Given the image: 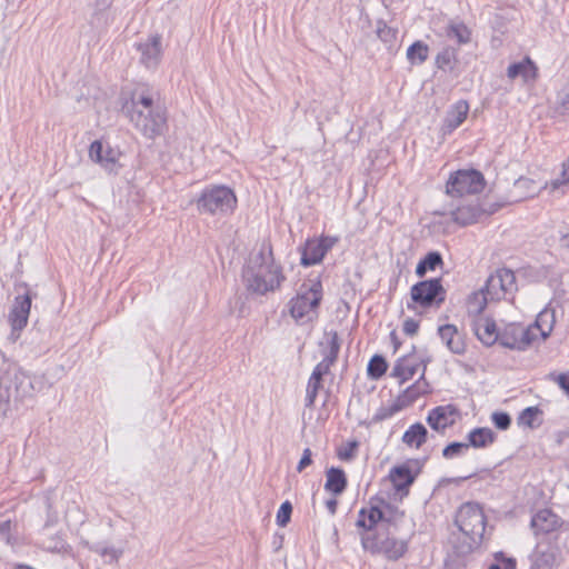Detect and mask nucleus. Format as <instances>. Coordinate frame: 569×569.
Instances as JSON below:
<instances>
[{"label":"nucleus","instance_id":"nucleus-34","mask_svg":"<svg viewBox=\"0 0 569 569\" xmlns=\"http://www.w3.org/2000/svg\"><path fill=\"white\" fill-rule=\"evenodd\" d=\"M429 57V46L421 40L415 41L407 49V59L410 64H422L428 60Z\"/></svg>","mask_w":569,"mask_h":569},{"label":"nucleus","instance_id":"nucleus-6","mask_svg":"<svg viewBox=\"0 0 569 569\" xmlns=\"http://www.w3.org/2000/svg\"><path fill=\"white\" fill-rule=\"evenodd\" d=\"M447 290L442 286L441 278H432L421 280L415 283L410 289V298L412 303H408L407 308L413 310L416 305L428 308H440L446 301Z\"/></svg>","mask_w":569,"mask_h":569},{"label":"nucleus","instance_id":"nucleus-32","mask_svg":"<svg viewBox=\"0 0 569 569\" xmlns=\"http://www.w3.org/2000/svg\"><path fill=\"white\" fill-rule=\"evenodd\" d=\"M542 416L543 412L539 407H527L519 413L517 422L519 426L537 429L543 422Z\"/></svg>","mask_w":569,"mask_h":569},{"label":"nucleus","instance_id":"nucleus-19","mask_svg":"<svg viewBox=\"0 0 569 569\" xmlns=\"http://www.w3.org/2000/svg\"><path fill=\"white\" fill-rule=\"evenodd\" d=\"M469 113V104L466 100H459L453 103L443 120V124L441 127V131L443 134L452 133L457 128H459L463 121L467 119Z\"/></svg>","mask_w":569,"mask_h":569},{"label":"nucleus","instance_id":"nucleus-35","mask_svg":"<svg viewBox=\"0 0 569 569\" xmlns=\"http://www.w3.org/2000/svg\"><path fill=\"white\" fill-rule=\"evenodd\" d=\"M489 300L490 298L483 288L479 291L472 292L467 300L468 313L472 316L481 315Z\"/></svg>","mask_w":569,"mask_h":569},{"label":"nucleus","instance_id":"nucleus-30","mask_svg":"<svg viewBox=\"0 0 569 569\" xmlns=\"http://www.w3.org/2000/svg\"><path fill=\"white\" fill-rule=\"evenodd\" d=\"M377 37L386 46L389 52H396L398 50L397 36L398 29L388 26L383 20L377 21L376 27Z\"/></svg>","mask_w":569,"mask_h":569},{"label":"nucleus","instance_id":"nucleus-43","mask_svg":"<svg viewBox=\"0 0 569 569\" xmlns=\"http://www.w3.org/2000/svg\"><path fill=\"white\" fill-rule=\"evenodd\" d=\"M468 442H451L447 445L442 450V456L446 459H453L456 457L465 455V452L469 449Z\"/></svg>","mask_w":569,"mask_h":569},{"label":"nucleus","instance_id":"nucleus-4","mask_svg":"<svg viewBox=\"0 0 569 569\" xmlns=\"http://www.w3.org/2000/svg\"><path fill=\"white\" fill-rule=\"evenodd\" d=\"M323 297L322 283L319 277L309 278L297 295L290 299L289 312L297 321H312L318 316V308Z\"/></svg>","mask_w":569,"mask_h":569},{"label":"nucleus","instance_id":"nucleus-29","mask_svg":"<svg viewBox=\"0 0 569 569\" xmlns=\"http://www.w3.org/2000/svg\"><path fill=\"white\" fill-rule=\"evenodd\" d=\"M497 435L490 428H475L468 436V445L473 448H487L496 441Z\"/></svg>","mask_w":569,"mask_h":569},{"label":"nucleus","instance_id":"nucleus-41","mask_svg":"<svg viewBox=\"0 0 569 569\" xmlns=\"http://www.w3.org/2000/svg\"><path fill=\"white\" fill-rule=\"evenodd\" d=\"M449 39L456 40L458 44H465L470 41V31L465 24H452L447 30Z\"/></svg>","mask_w":569,"mask_h":569},{"label":"nucleus","instance_id":"nucleus-28","mask_svg":"<svg viewBox=\"0 0 569 569\" xmlns=\"http://www.w3.org/2000/svg\"><path fill=\"white\" fill-rule=\"evenodd\" d=\"M425 373L426 367L423 366L420 378L398 396L401 400L407 401V407L415 402L419 397L429 392V383L425 379Z\"/></svg>","mask_w":569,"mask_h":569},{"label":"nucleus","instance_id":"nucleus-46","mask_svg":"<svg viewBox=\"0 0 569 569\" xmlns=\"http://www.w3.org/2000/svg\"><path fill=\"white\" fill-rule=\"evenodd\" d=\"M495 427L499 430H507L511 426V417L505 411H496L491 415Z\"/></svg>","mask_w":569,"mask_h":569},{"label":"nucleus","instance_id":"nucleus-18","mask_svg":"<svg viewBox=\"0 0 569 569\" xmlns=\"http://www.w3.org/2000/svg\"><path fill=\"white\" fill-rule=\"evenodd\" d=\"M388 478L391 481L396 493L402 498L408 496L409 488L415 482L416 475L408 465H400L391 468Z\"/></svg>","mask_w":569,"mask_h":569},{"label":"nucleus","instance_id":"nucleus-51","mask_svg":"<svg viewBox=\"0 0 569 569\" xmlns=\"http://www.w3.org/2000/svg\"><path fill=\"white\" fill-rule=\"evenodd\" d=\"M495 560L501 565V569H516V559L506 557L501 551L495 553Z\"/></svg>","mask_w":569,"mask_h":569},{"label":"nucleus","instance_id":"nucleus-39","mask_svg":"<svg viewBox=\"0 0 569 569\" xmlns=\"http://www.w3.org/2000/svg\"><path fill=\"white\" fill-rule=\"evenodd\" d=\"M387 369L386 359L380 355H375L368 363L367 372L370 378L379 379L386 373Z\"/></svg>","mask_w":569,"mask_h":569},{"label":"nucleus","instance_id":"nucleus-40","mask_svg":"<svg viewBox=\"0 0 569 569\" xmlns=\"http://www.w3.org/2000/svg\"><path fill=\"white\" fill-rule=\"evenodd\" d=\"M322 380L316 378V376H310L306 390L305 406L307 408H312L315 406V401L318 396V391L321 388Z\"/></svg>","mask_w":569,"mask_h":569},{"label":"nucleus","instance_id":"nucleus-23","mask_svg":"<svg viewBox=\"0 0 569 569\" xmlns=\"http://www.w3.org/2000/svg\"><path fill=\"white\" fill-rule=\"evenodd\" d=\"M556 325V310L551 307V303L547 305L537 316L532 327V332L539 331L541 340H546L550 337Z\"/></svg>","mask_w":569,"mask_h":569},{"label":"nucleus","instance_id":"nucleus-63","mask_svg":"<svg viewBox=\"0 0 569 569\" xmlns=\"http://www.w3.org/2000/svg\"><path fill=\"white\" fill-rule=\"evenodd\" d=\"M561 116H568L569 117V111H566V112H559Z\"/></svg>","mask_w":569,"mask_h":569},{"label":"nucleus","instance_id":"nucleus-3","mask_svg":"<svg viewBox=\"0 0 569 569\" xmlns=\"http://www.w3.org/2000/svg\"><path fill=\"white\" fill-rule=\"evenodd\" d=\"M466 541L458 547L459 555H467L479 547L486 531V516L477 502L463 503L455 520Z\"/></svg>","mask_w":569,"mask_h":569},{"label":"nucleus","instance_id":"nucleus-57","mask_svg":"<svg viewBox=\"0 0 569 569\" xmlns=\"http://www.w3.org/2000/svg\"><path fill=\"white\" fill-rule=\"evenodd\" d=\"M11 531V520H6L0 522V536L9 537Z\"/></svg>","mask_w":569,"mask_h":569},{"label":"nucleus","instance_id":"nucleus-53","mask_svg":"<svg viewBox=\"0 0 569 569\" xmlns=\"http://www.w3.org/2000/svg\"><path fill=\"white\" fill-rule=\"evenodd\" d=\"M312 463V451L309 448H306L302 452V457L297 466V471H303L308 466Z\"/></svg>","mask_w":569,"mask_h":569},{"label":"nucleus","instance_id":"nucleus-22","mask_svg":"<svg viewBox=\"0 0 569 569\" xmlns=\"http://www.w3.org/2000/svg\"><path fill=\"white\" fill-rule=\"evenodd\" d=\"M473 331L477 336V338L485 345V346H492L496 342H498L499 335L497 330V325L495 320L490 318H480L477 321H475L473 325Z\"/></svg>","mask_w":569,"mask_h":569},{"label":"nucleus","instance_id":"nucleus-5","mask_svg":"<svg viewBox=\"0 0 569 569\" xmlns=\"http://www.w3.org/2000/svg\"><path fill=\"white\" fill-rule=\"evenodd\" d=\"M234 191L223 184L207 186L196 200V207L200 214L227 217L237 208Z\"/></svg>","mask_w":569,"mask_h":569},{"label":"nucleus","instance_id":"nucleus-9","mask_svg":"<svg viewBox=\"0 0 569 569\" xmlns=\"http://www.w3.org/2000/svg\"><path fill=\"white\" fill-rule=\"evenodd\" d=\"M337 236H320L319 238H309L301 248L300 263L303 267H311L320 263L325 256L339 242Z\"/></svg>","mask_w":569,"mask_h":569},{"label":"nucleus","instance_id":"nucleus-8","mask_svg":"<svg viewBox=\"0 0 569 569\" xmlns=\"http://www.w3.org/2000/svg\"><path fill=\"white\" fill-rule=\"evenodd\" d=\"M483 289L490 300L499 301L507 296H513L518 290L515 272L509 268H499L490 274Z\"/></svg>","mask_w":569,"mask_h":569},{"label":"nucleus","instance_id":"nucleus-42","mask_svg":"<svg viewBox=\"0 0 569 569\" xmlns=\"http://www.w3.org/2000/svg\"><path fill=\"white\" fill-rule=\"evenodd\" d=\"M509 201L505 199L492 201L490 198H486L482 202H479V206L481 208V218L489 217L496 213L501 208L506 207Z\"/></svg>","mask_w":569,"mask_h":569},{"label":"nucleus","instance_id":"nucleus-56","mask_svg":"<svg viewBox=\"0 0 569 569\" xmlns=\"http://www.w3.org/2000/svg\"><path fill=\"white\" fill-rule=\"evenodd\" d=\"M559 387L569 396V373H560L557 377Z\"/></svg>","mask_w":569,"mask_h":569},{"label":"nucleus","instance_id":"nucleus-55","mask_svg":"<svg viewBox=\"0 0 569 569\" xmlns=\"http://www.w3.org/2000/svg\"><path fill=\"white\" fill-rule=\"evenodd\" d=\"M569 111V83L563 87L561 91V101L559 106V112Z\"/></svg>","mask_w":569,"mask_h":569},{"label":"nucleus","instance_id":"nucleus-47","mask_svg":"<svg viewBox=\"0 0 569 569\" xmlns=\"http://www.w3.org/2000/svg\"><path fill=\"white\" fill-rule=\"evenodd\" d=\"M358 446L359 443L356 440L348 442L337 451L338 458L345 461L353 459Z\"/></svg>","mask_w":569,"mask_h":569},{"label":"nucleus","instance_id":"nucleus-13","mask_svg":"<svg viewBox=\"0 0 569 569\" xmlns=\"http://www.w3.org/2000/svg\"><path fill=\"white\" fill-rule=\"evenodd\" d=\"M415 351L416 347L413 346L412 351L399 358L392 368L391 376L398 378L400 383H405L411 379L419 369H423V366L427 368V363L430 361L429 358L416 356Z\"/></svg>","mask_w":569,"mask_h":569},{"label":"nucleus","instance_id":"nucleus-16","mask_svg":"<svg viewBox=\"0 0 569 569\" xmlns=\"http://www.w3.org/2000/svg\"><path fill=\"white\" fill-rule=\"evenodd\" d=\"M140 52V62L148 69L157 68L162 56L161 37L159 34L151 36L146 41L136 44Z\"/></svg>","mask_w":569,"mask_h":569},{"label":"nucleus","instance_id":"nucleus-15","mask_svg":"<svg viewBox=\"0 0 569 569\" xmlns=\"http://www.w3.org/2000/svg\"><path fill=\"white\" fill-rule=\"evenodd\" d=\"M562 519L550 509H540L532 517L530 527L536 537L552 533L561 528Z\"/></svg>","mask_w":569,"mask_h":569},{"label":"nucleus","instance_id":"nucleus-10","mask_svg":"<svg viewBox=\"0 0 569 569\" xmlns=\"http://www.w3.org/2000/svg\"><path fill=\"white\" fill-rule=\"evenodd\" d=\"M361 543L365 550L371 553H381L389 560H398L408 550L406 540H398L396 538H386L380 540L377 536L365 535L361 537Z\"/></svg>","mask_w":569,"mask_h":569},{"label":"nucleus","instance_id":"nucleus-31","mask_svg":"<svg viewBox=\"0 0 569 569\" xmlns=\"http://www.w3.org/2000/svg\"><path fill=\"white\" fill-rule=\"evenodd\" d=\"M383 517V511L378 506L362 508L359 511L356 525L365 530H371Z\"/></svg>","mask_w":569,"mask_h":569},{"label":"nucleus","instance_id":"nucleus-59","mask_svg":"<svg viewBox=\"0 0 569 569\" xmlns=\"http://www.w3.org/2000/svg\"><path fill=\"white\" fill-rule=\"evenodd\" d=\"M326 507L331 515L337 512L338 501L336 499H329L326 501Z\"/></svg>","mask_w":569,"mask_h":569},{"label":"nucleus","instance_id":"nucleus-26","mask_svg":"<svg viewBox=\"0 0 569 569\" xmlns=\"http://www.w3.org/2000/svg\"><path fill=\"white\" fill-rule=\"evenodd\" d=\"M325 489L335 496H340L347 489L348 479L343 469L330 467L326 471Z\"/></svg>","mask_w":569,"mask_h":569},{"label":"nucleus","instance_id":"nucleus-17","mask_svg":"<svg viewBox=\"0 0 569 569\" xmlns=\"http://www.w3.org/2000/svg\"><path fill=\"white\" fill-rule=\"evenodd\" d=\"M458 409L453 405H445L432 408L427 416V423L437 432L443 433L455 423Z\"/></svg>","mask_w":569,"mask_h":569},{"label":"nucleus","instance_id":"nucleus-33","mask_svg":"<svg viewBox=\"0 0 569 569\" xmlns=\"http://www.w3.org/2000/svg\"><path fill=\"white\" fill-rule=\"evenodd\" d=\"M442 264L443 259L441 253L438 251H430L418 262L416 267V274L419 278H423L428 271H435Z\"/></svg>","mask_w":569,"mask_h":569},{"label":"nucleus","instance_id":"nucleus-24","mask_svg":"<svg viewBox=\"0 0 569 569\" xmlns=\"http://www.w3.org/2000/svg\"><path fill=\"white\" fill-rule=\"evenodd\" d=\"M507 76L511 80L522 77L525 82L535 81L538 77V68L529 57H526L522 61L511 63L507 69Z\"/></svg>","mask_w":569,"mask_h":569},{"label":"nucleus","instance_id":"nucleus-49","mask_svg":"<svg viewBox=\"0 0 569 569\" xmlns=\"http://www.w3.org/2000/svg\"><path fill=\"white\" fill-rule=\"evenodd\" d=\"M93 551L101 555L102 557H110V559L112 561H117L121 555V551H119L112 547L103 546L101 543H97L93 547Z\"/></svg>","mask_w":569,"mask_h":569},{"label":"nucleus","instance_id":"nucleus-58","mask_svg":"<svg viewBox=\"0 0 569 569\" xmlns=\"http://www.w3.org/2000/svg\"><path fill=\"white\" fill-rule=\"evenodd\" d=\"M561 183H569V158L562 164Z\"/></svg>","mask_w":569,"mask_h":569},{"label":"nucleus","instance_id":"nucleus-62","mask_svg":"<svg viewBox=\"0 0 569 569\" xmlns=\"http://www.w3.org/2000/svg\"><path fill=\"white\" fill-rule=\"evenodd\" d=\"M488 569H501V565L497 561L491 563Z\"/></svg>","mask_w":569,"mask_h":569},{"label":"nucleus","instance_id":"nucleus-54","mask_svg":"<svg viewBox=\"0 0 569 569\" xmlns=\"http://www.w3.org/2000/svg\"><path fill=\"white\" fill-rule=\"evenodd\" d=\"M331 366L326 361L321 360L315 368L311 376H316V378L323 379L330 371Z\"/></svg>","mask_w":569,"mask_h":569},{"label":"nucleus","instance_id":"nucleus-45","mask_svg":"<svg viewBox=\"0 0 569 569\" xmlns=\"http://www.w3.org/2000/svg\"><path fill=\"white\" fill-rule=\"evenodd\" d=\"M17 381V391L21 393L22 397H28L33 393L34 387L30 376L21 373L20 376H16Z\"/></svg>","mask_w":569,"mask_h":569},{"label":"nucleus","instance_id":"nucleus-14","mask_svg":"<svg viewBox=\"0 0 569 569\" xmlns=\"http://www.w3.org/2000/svg\"><path fill=\"white\" fill-rule=\"evenodd\" d=\"M32 297L29 290L23 295L14 298V302L9 312V322L12 327V332H20L28 323V318L31 309Z\"/></svg>","mask_w":569,"mask_h":569},{"label":"nucleus","instance_id":"nucleus-61","mask_svg":"<svg viewBox=\"0 0 569 569\" xmlns=\"http://www.w3.org/2000/svg\"><path fill=\"white\" fill-rule=\"evenodd\" d=\"M560 243L563 248L569 249V233L562 234L560 238Z\"/></svg>","mask_w":569,"mask_h":569},{"label":"nucleus","instance_id":"nucleus-36","mask_svg":"<svg viewBox=\"0 0 569 569\" xmlns=\"http://www.w3.org/2000/svg\"><path fill=\"white\" fill-rule=\"evenodd\" d=\"M407 401L401 400L399 397L392 401L388 406H381L373 415L372 421L373 422H381L385 421L391 417H393L397 412L401 411L403 408L407 407Z\"/></svg>","mask_w":569,"mask_h":569},{"label":"nucleus","instance_id":"nucleus-7","mask_svg":"<svg viewBox=\"0 0 569 569\" xmlns=\"http://www.w3.org/2000/svg\"><path fill=\"white\" fill-rule=\"evenodd\" d=\"M486 181L483 174L476 169L458 170L450 174L446 192L450 197H463L465 194H476L485 189Z\"/></svg>","mask_w":569,"mask_h":569},{"label":"nucleus","instance_id":"nucleus-60","mask_svg":"<svg viewBox=\"0 0 569 569\" xmlns=\"http://www.w3.org/2000/svg\"><path fill=\"white\" fill-rule=\"evenodd\" d=\"M390 339H391V342L393 345L395 351H397L400 348V346H401V341L399 340L396 330H392L390 332Z\"/></svg>","mask_w":569,"mask_h":569},{"label":"nucleus","instance_id":"nucleus-20","mask_svg":"<svg viewBox=\"0 0 569 569\" xmlns=\"http://www.w3.org/2000/svg\"><path fill=\"white\" fill-rule=\"evenodd\" d=\"M450 216L457 224L466 227L481 219V208L478 201L465 202L451 210Z\"/></svg>","mask_w":569,"mask_h":569},{"label":"nucleus","instance_id":"nucleus-25","mask_svg":"<svg viewBox=\"0 0 569 569\" xmlns=\"http://www.w3.org/2000/svg\"><path fill=\"white\" fill-rule=\"evenodd\" d=\"M529 560L530 569H551L556 562V553L551 547L537 543Z\"/></svg>","mask_w":569,"mask_h":569},{"label":"nucleus","instance_id":"nucleus-11","mask_svg":"<svg viewBox=\"0 0 569 569\" xmlns=\"http://www.w3.org/2000/svg\"><path fill=\"white\" fill-rule=\"evenodd\" d=\"M537 335L532 332V327L520 325H509L499 335L500 346L518 351L527 350L536 340Z\"/></svg>","mask_w":569,"mask_h":569},{"label":"nucleus","instance_id":"nucleus-50","mask_svg":"<svg viewBox=\"0 0 569 569\" xmlns=\"http://www.w3.org/2000/svg\"><path fill=\"white\" fill-rule=\"evenodd\" d=\"M2 358H3V355L0 351V359H2ZM9 399H10V395H9L8 388L2 387L0 385V417L4 416L6 412L8 411V409H9Z\"/></svg>","mask_w":569,"mask_h":569},{"label":"nucleus","instance_id":"nucleus-12","mask_svg":"<svg viewBox=\"0 0 569 569\" xmlns=\"http://www.w3.org/2000/svg\"><path fill=\"white\" fill-rule=\"evenodd\" d=\"M120 156L119 149L112 148L101 140H94L89 148L90 160L100 164L109 173H118Z\"/></svg>","mask_w":569,"mask_h":569},{"label":"nucleus","instance_id":"nucleus-37","mask_svg":"<svg viewBox=\"0 0 569 569\" xmlns=\"http://www.w3.org/2000/svg\"><path fill=\"white\" fill-rule=\"evenodd\" d=\"M457 62V51L455 48L446 47L436 57L437 68L443 71H451Z\"/></svg>","mask_w":569,"mask_h":569},{"label":"nucleus","instance_id":"nucleus-1","mask_svg":"<svg viewBox=\"0 0 569 569\" xmlns=\"http://www.w3.org/2000/svg\"><path fill=\"white\" fill-rule=\"evenodd\" d=\"M131 124L147 139L153 140L167 130V109L151 88L138 87L122 104Z\"/></svg>","mask_w":569,"mask_h":569},{"label":"nucleus","instance_id":"nucleus-2","mask_svg":"<svg viewBox=\"0 0 569 569\" xmlns=\"http://www.w3.org/2000/svg\"><path fill=\"white\" fill-rule=\"evenodd\" d=\"M248 291L264 296L280 289L286 280L282 266L277 263L271 246H262L243 270Z\"/></svg>","mask_w":569,"mask_h":569},{"label":"nucleus","instance_id":"nucleus-27","mask_svg":"<svg viewBox=\"0 0 569 569\" xmlns=\"http://www.w3.org/2000/svg\"><path fill=\"white\" fill-rule=\"evenodd\" d=\"M428 438V430L421 422L411 425L402 436V442L408 447L419 449Z\"/></svg>","mask_w":569,"mask_h":569},{"label":"nucleus","instance_id":"nucleus-38","mask_svg":"<svg viewBox=\"0 0 569 569\" xmlns=\"http://www.w3.org/2000/svg\"><path fill=\"white\" fill-rule=\"evenodd\" d=\"M328 336V350L325 353L323 361L333 366L338 359L340 351V340L337 331H332Z\"/></svg>","mask_w":569,"mask_h":569},{"label":"nucleus","instance_id":"nucleus-21","mask_svg":"<svg viewBox=\"0 0 569 569\" xmlns=\"http://www.w3.org/2000/svg\"><path fill=\"white\" fill-rule=\"evenodd\" d=\"M441 341L447 348L456 355H462L466 351V343L455 325H443L438 328Z\"/></svg>","mask_w":569,"mask_h":569},{"label":"nucleus","instance_id":"nucleus-44","mask_svg":"<svg viewBox=\"0 0 569 569\" xmlns=\"http://www.w3.org/2000/svg\"><path fill=\"white\" fill-rule=\"evenodd\" d=\"M292 515V505L290 501L286 500L280 505L278 509L276 522L279 527H286L290 520Z\"/></svg>","mask_w":569,"mask_h":569},{"label":"nucleus","instance_id":"nucleus-52","mask_svg":"<svg viewBox=\"0 0 569 569\" xmlns=\"http://www.w3.org/2000/svg\"><path fill=\"white\" fill-rule=\"evenodd\" d=\"M402 330L407 336H415L419 330V321L408 318L403 321Z\"/></svg>","mask_w":569,"mask_h":569},{"label":"nucleus","instance_id":"nucleus-48","mask_svg":"<svg viewBox=\"0 0 569 569\" xmlns=\"http://www.w3.org/2000/svg\"><path fill=\"white\" fill-rule=\"evenodd\" d=\"M382 511L385 517L381 519V521H386L389 523L396 522L397 520L403 517V511H400L397 507L391 506L390 503H386L385 509Z\"/></svg>","mask_w":569,"mask_h":569}]
</instances>
